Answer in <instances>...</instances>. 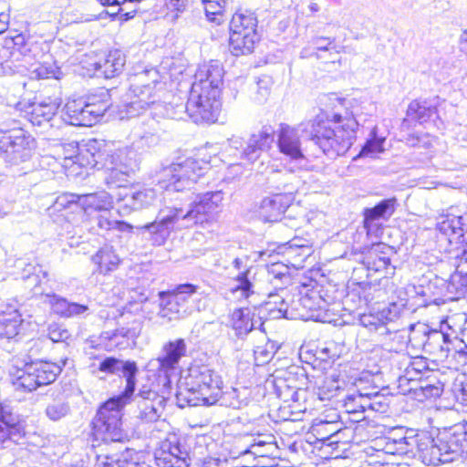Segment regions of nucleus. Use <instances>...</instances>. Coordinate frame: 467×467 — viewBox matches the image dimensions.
<instances>
[{
  "mask_svg": "<svg viewBox=\"0 0 467 467\" xmlns=\"http://www.w3.org/2000/svg\"><path fill=\"white\" fill-rule=\"evenodd\" d=\"M156 199V192L151 188H143L127 194L119 204V213L122 216L131 212L142 210L150 206Z\"/></svg>",
  "mask_w": 467,
  "mask_h": 467,
  "instance_id": "22",
  "label": "nucleus"
},
{
  "mask_svg": "<svg viewBox=\"0 0 467 467\" xmlns=\"http://www.w3.org/2000/svg\"><path fill=\"white\" fill-rule=\"evenodd\" d=\"M308 121L300 123L297 127H291L286 124H281L277 133V147L279 151L291 160H299L304 158L301 148L300 137H306L310 140V133L305 130Z\"/></svg>",
  "mask_w": 467,
  "mask_h": 467,
  "instance_id": "16",
  "label": "nucleus"
},
{
  "mask_svg": "<svg viewBox=\"0 0 467 467\" xmlns=\"http://www.w3.org/2000/svg\"><path fill=\"white\" fill-rule=\"evenodd\" d=\"M202 173L199 161L189 158L163 167L159 183L166 191L182 192L191 189Z\"/></svg>",
  "mask_w": 467,
  "mask_h": 467,
  "instance_id": "11",
  "label": "nucleus"
},
{
  "mask_svg": "<svg viewBox=\"0 0 467 467\" xmlns=\"http://www.w3.org/2000/svg\"><path fill=\"white\" fill-rule=\"evenodd\" d=\"M136 150L130 147H123L115 150H104L103 161L115 165L122 167L134 171L137 167V154Z\"/></svg>",
  "mask_w": 467,
  "mask_h": 467,
  "instance_id": "26",
  "label": "nucleus"
},
{
  "mask_svg": "<svg viewBox=\"0 0 467 467\" xmlns=\"http://www.w3.org/2000/svg\"><path fill=\"white\" fill-rule=\"evenodd\" d=\"M222 85L213 86L212 83L210 85V81L208 78L203 79H195L192 84V88L190 94L192 95H202L205 97H210L212 99H219L221 94Z\"/></svg>",
  "mask_w": 467,
  "mask_h": 467,
  "instance_id": "46",
  "label": "nucleus"
},
{
  "mask_svg": "<svg viewBox=\"0 0 467 467\" xmlns=\"http://www.w3.org/2000/svg\"><path fill=\"white\" fill-rule=\"evenodd\" d=\"M197 286L192 284L179 285L175 290L160 292V312L161 317L170 321L188 314V299L196 292Z\"/></svg>",
  "mask_w": 467,
  "mask_h": 467,
  "instance_id": "12",
  "label": "nucleus"
},
{
  "mask_svg": "<svg viewBox=\"0 0 467 467\" xmlns=\"http://www.w3.org/2000/svg\"><path fill=\"white\" fill-rule=\"evenodd\" d=\"M158 72L155 69L145 70L136 74L131 78L130 90L127 94L129 102L126 111L130 116H136L156 102V85Z\"/></svg>",
  "mask_w": 467,
  "mask_h": 467,
  "instance_id": "10",
  "label": "nucleus"
},
{
  "mask_svg": "<svg viewBox=\"0 0 467 467\" xmlns=\"http://www.w3.org/2000/svg\"><path fill=\"white\" fill-rule=\"evenodd\" d=\"M340 389L339 381L334 376L325 377L317 388V395L321 400H328L335 397Z\"/></svg>",
  "mask_w": 467,
  "mask_h": 467,
  "instance_id": "47",
  "label": "nucleus"
},
{
  "mask_svg": "<svg viewBox=\"0 0 467 467\" xmlns=\"http://www.w3.org/2000/svg\"><path fill=\"white\" fill-rule=\"evenodd\" d=\"M138 367L135 361L131 360H124L122 365L119 368V373L118 375H121L126 380V387L124 391L113 397V399H118V400L122 401L124 403H129L135 390L136 386V375L138 374Z\"/></svg>",
  "mask_w": 467,
  "mask_h": 467,
  "instance_id": "31",
  "label": "nucleus"
},
{
  "mask_svg": "<svg viewBox=\"0 0 467 467\" xmlns=\"http://www.w3.org/2000/svg\"><path fill=\"white\" fill-rule=\"evenodd\" d=\"M427 370V362L421 358H416L406 366L403 375L400 377V381L410 382L420 379L423 372Z\"/></svg>",
  "mask_w": 467,
  "mask_h": 467,
  "instance_id": "42",
  "label": "nucleus"
},
{
  "mask_svg": "<svg viewBox=\"0 0 467 467\" xmlns=\"http://www.w3.org/2000/svg\"><path fill=\"white\" fill-rule=\"evenodd\" d=\"M91 259L97 265V271L103 275L116 270L119 264V256L109 246L100 248Z\"/></svg>",
  "mask_w": 467,
  "mask_h": 467,
  "instance_id": "34",
  "label": "nucleus"
},
{
  "mask_svg": "<svg viewBox=\"0 0 467 467\" xmlns=\"http://www.w3.org/2000/svg\"><path fill=\"white\" fill-rule=\"evenodd\" d=\"M155 120L138 121L130 131L132 148L136 150L145 151L159 142V136L155 128Z\"/></svg>",
  "mask_w": 467,
  "mask_h": 467,
  "instance_id": "20",
  "label": "nucleus"
},
{
  "mask_svg": "<svg viewBox=\"0 0 467 467\" xmlns=\"http://www.w3.org/2000/svg\"><path fill=\"white\" fill-rule=\"evenodd\" d=\"M214 4V0H205V13L206 16L212 22L221 25L223 22V12L227 5L228 0H221Z\"/></svg>",
  "mask_w": 467,
  "mask_h": 467,
  "instance_id": "50",
  "label": "nucleus"
},
{
  "mask_svg": "<svg viewBox=\"0 0 467 467\" xmlns=\"http://www.w3.org/2000/svg\"><path fill=\"white\" fill-rule=\"evenodd\" d=\"M113 204L112 196L105 191L94 193H88L80 195L79 207L85 212L88 210H109Z\"/></svg>",
  "mask_w": 467,
  "mask_h": 467,
  "instance_id": "33",
  "label": "nucleus"
},
{
  "mask_svg": "<svg viewBox=\"0 0 467 467\" xmlns=\"http://www.w3.org/2000/svg\"><path fill=\"white\" fill-rule=\"evenodd\" d=\"M13 42L16 50L25 57L37 58L41 55L39 45L31 38L26 39L25 36L17 35Z\"/></svg>",
  "mask_w": 467,
  "mask_h": 467,
  "instance_id": "41",
  "label": "nucleus"
},
{
  "mask_svg": "<svg viewBox=\"0 0 467 467\" xmlns=\"http://www.w3.org/2000/svg\"><path fill=\"white\" fill-rule=\"evenodd\" d=\"M59 107V101L48 98L28 103L25 106V112L33 126L48 129L60 124L61 119L57 116Z\"/></svg>",
  "mask_w": 467,
  "mask_h": 467,
  "instance_id": "15",
  "label": "nucleus"
},
{
  "mask_svg": "<svg viewBox=\"0 0 467 467\" xmlns=\"http://www.w3.org/2000/svg\"><path fill=\"white\" fill-rule=\"evenodd\" d=\"M23 324L21 314L16 304H5L0 309V337L14 338L19 334L20 327Z\"/></svg>",
  "mask_w": 467,
  "mask_h": 467,
  "instance_id": "25",
  "label": "nucleus"
},
{
  "mask_svg": "<svg viewBox=\"0 0 467 467\" xmlns=\"http://www.w3.org/2000/svg\"><path fill=\"white\" fill-rule=\"evenodd\" d=\"M407 112L409 117L417 119L421 124L433 120L437 117L436 108L428 106L426 101H411Z\"/></svg>",
  "mask_w": 467,
  "mask_h": 467,
  "instance_id": "38",
  "label": "nucleus"
},
{
  "mask_svg": "<svg viewBox=\"0 0 467 467\" xmlns=\"http://www.w3.org/2000/svg\"><path fill=\"white\" fill-rule=\"evenodd\" d=\"M252 317L251 310L248 307H242L234 309L232 314L233 328L238 337H244L252 331L255 323Z\"/></svg>",
  "mask_w": 467,
  "mask_h": 467,
  "instance_id": "35",
  "label": "nucleus"
},
{
  "mask_svg": "<svg viewBox=\"0 0 467 467\" xmlns=\"http://www.w3.org/2000/svg\"><path fill=\"white\" fill-rule=\"evenodd\" d=\"M220 106L219 99L190 94L185 111L194 123H213L217 119Z\"/></svg>",
  "mask_w": 467,
  "mask_h": 467,
  "instance_id": "17",
  "label": "nucleus"
},
{
  "mask_svg": "<svg viewBox=\"0 0 467 467\" xmlns=\"http://www.w3.org/2000/svg\"><path fill=\"white\" fill-rule=\"evenodd\" d=\"M318 358L322 361H334L336 358L339 357L338 353L337 352V346L334 342H330L327 344V346L320 348L317 351Z\"/></svg>",
  "mask_w": 467,
  "mask_h": 467,
  "instance_id": "61",
  "label": "nucleus"
},
{
  "mask_svg": "<svg viewBox=\"0 0 467 467\" xmlns=\"http://www.w3.org/2000/svg\"><path fill=\"white\" fill-rule=\"evenodd\" d=\"M389 399L379 392L372 393L371 410L386 413L389 410Z\"/></svg>",
  "mask_w": 467,
  "mask_h": 467,
  "instance_id": "59",
  "label": "nucleus"
},
{
  "mask_svg": "<svg viewBox=\"0 0 467 467\" xmlns=\"http://www.w3.org/2000/svg\"><path fill=\"white\" fill-rule=\"evenodd\" d=\"M398 202L395 197L384 199L372 208H366L364 214V226L368 230L373 222L378 220H388L394 213Z\"/></svg>",
  "mask_w": 467,
  "mask_h": 467,
  "instance_id": "28",
  "label": "nucleus"
},
{
  "mask_svg": "<svg viewBox=\"0 0 467 467\" xmlns=\"http://www.w3.org/2000/svg\"><path fill=\"white\" fill-rule=\"evenodd\" d=\"M246 259L235 258L233 261L234 267L239 271L235 280L238 282L236 289L241 290L245 297H248L250 293H253V284L249 279L250 269L246 267Z\"/></svg>",
  "mask_w": 467,
  "mask_h": 467,
  "instance_id": "40",
  "label": "nucleus"
},
{
  "mask_svg": "<svg viewBox=\"0 0 467 467\" xmlns=\"http://www.w3.org/2000/svg\"><path fill=\"white\" fill-rule=\"evenodd\" d=\"M120 459L118 454L99 453L96 456L94 467H118Z\"/></svg>",
  "mask_w": 467,
  "mask_h": 467,
  "instance_id": "57",
  "label": "nucleus"
},
{
  "mask_svg": "<svg viewBox=\"0 0 467 467\" xmlns=\"http://www.w3.org/2000/svg\"><path fill=\"white\" fill-rule=\"evenodd\" d=\"M420 389L421 390L423 396L427 399L440 397L442 392V389H441V386L440 385V383L421 384L420 386Z\"/></svg>",
  "mask_w": 467,
  "mask_h": 467,
  "instance_id": "64",
  "label": "nucleus"
},
{
  "mask_svg": "<svg viewBox=\"0 0 467 467\" xmlns=\"http://www.w3.org/2000/svg\"><path fill=\"white\" fill-rule=\"evenodd\" d=\"M140 327L137 322H133L132 327H121L114 331L103 332L99 337V345H104L107 350H111L123 344L119 338L134 339L140 335Z\"/></svg>",
  "mask_w": 467,
  "mask_h": 467,
  "instance_id": "27",
  "label": "nucleus"
},
{
  "mask_svg": "<svg viewBox=\"0 0 467 467\" xmlns=\"http://www.w3.org/2000/svg\"><path fill=\"white\" fill-rule=\"evenodd\" d=\"M223 200L221 191L208 192L190 204L188 210L166 206L161 208L155 220L137 229L149 233L155 245H162L172 232L192 227L208 222Z\"/></svg>",
  "mask_w": 467,
  "mask_h": 467,
  "instance_id": "1",
  "label": "nucleus"
},
{
  "mask_svg": "<svg viewBox=\"0 0 467 467\" xmlns=\"http://www.w3.org/2000/svg\"><path fill=\"white\" fill-rule=\"evenodd\" d=\"M275 354L274 347L271 346L270 348L267 345L265 346H257L254 350V361L257 366H262L264 364L268 363Z\"/></svg>",
  "mask_w": 467,
  "mask_h": 467,
  "instance_id": "55",
  "label": "nucleus"
},
{
  "mask_svg": "<svg viewBox=\"0 0 467 467\" xmlns=\"http://www.w3.org/2000/svg\"><path fill=\"white\" fill-rule=\"evenodd\" d=\"M34 148L35 139L16 123L0 129V160L9 165L27 161Z\"/></svg>",
  "mask_w": 467,
  "mask_h": 467,
  "instance_id": "7",
  "label": "nucleus"
},
{
  "mask_svg": "<svg viewBox=\"0 0 467 467\" xmlns=\"http://www.w3.org/2000/svg\"><path fill=\"white\" fill-rule=\"evenodd\" d=\"M134 400L139 410L137 417L143 422H154L161 417L164 400L156 391L143 386Z\"/></svg>",
  "mask_w": 467,
  "mask_h": 467,
  "instance_id": "18",
  "label": "nucleus"
},
{
  "mask_svg": "<svg viewBox=\"0 0 467 467\" xmlns=\"http://www.w3.org/2000/svg\"><path fill=\"white\" fill-rule=\"evenodd\" d=\"M84 105L85 101L82 99L68 101L65 105L62 119L65 122L75 126V119H78L80 117Z\"/></svg>",
  "mask_w": 467,
  "mask_h": 467,
  "instance_id": "53",
  "label": "nucleus"
},
{
  "mask_svg": "<svg viewBox=\"0 0 467 467\" xmlns=\"http://www.w3.org/2000/svg\"><path fill=\"white\" fill-rule=\"evenodd\" d=\"M425 340L423 342V350L431 354L437 358H445L448 357L450 347L451 345L450 336L441 330L423 331Z\"/></svg>",
  "mask_w": 467,
  "mask_h": 467,
  "instance_id": "24",
  "label": "nucleus"
},
{
  "mask_svg": "<svg viewBox=\"0 0 467 467\" xmlns=\"http://www.w3.org/2000/svg\"><path fill=\"white\" fill-rule=\"evenodd\" d=\"M178 388L179 401L183 400L189 406H211L222 397L223 380L208 366H194Z\"/></svg>",
  "mask_w": 467,
  "mask_h": 467,
  "instance_id": "3",
  "label": "nucleus"
},
{
  "mask_svg": "<svg viewBox=\"0 0 467 467\" xmlns=\"http://www.w3.org/2000/svg\"><path fill=\"white\" fill-rule=\"evenodd\" d=\"M332 128L328 120L320 118L308 120L306 128L310 133V140L314 141L323 152L330 158L344 155L356 139L358 122L354 118H343L340 114H334Z\"/></svg>",
  "mask_w": 467,
  "mask_h": 467,
  "instance_id": "2",
  "label": "nucleus"
},
{
  "mask_svg": "<svg viewBox=\"0 0 467 467\" xmlns=\"http://www.w3.org/2000/svg\"><path fill=\"white\" fill-rule=\"evenodd\" d=\"M186 343L182 338L165 343L157 358L160 369L165 373L173 370L178 366L181 358L186 355Z\"/></svg>",
  "mask_w": 467,
  "mask_h": 467,
  "instance_id": "21",
  "label": "nucleus"
},
{
  "mask_svg": "<svg viewBox=\"0 0 467 467\" xmlns=\"http://www.w3.org/2000/svg\"><path fill=\"white\" fill-rule=\"evenodd\" d=\"M370 136L359 151V157H372L384 150L383 143L385 138H379L377 136L376 128L372 130Z\"/></svg>",
  "mask_w": 467,
  "mask_h": 467,
  "instance_id": "49",
  "label": "nucleus"
},
{
  "mask_svg": "<svg viewBox=\"0 0 467 467\" xmlns=\"http://www.w3.org/2000/svg\"><path fill=\"white\" fill-rule=\"evenodd\" d=\"M126 404L111 398L99 409L92 422L93 434L97 440L119 442L126 439L121 421V410Z\"/></svg>",
  "mask_w": 467,
  "mask_h": 467,
  "instance_id": "5",
  "label": "nucleus"
},
{
  "mask_svg": "<svg viewBox=\"0 0 467 467\" xmlns=\"http://www.w3.org/2000/svg\"><path fill=\"white\" fill-rule=\"evenodd\" d=\"M277 293H270L268 300L265 302V307L273 317V318L286 317L288 318V303L286 301L289 296L284 286H279Z\"/></svg>",
  "mask_w": 467,
  "mask_h": 467,
  "instance_id": "32",
  "label": "nucleus"
},
{
  "mask_svg": "<svg viewBox=\"0 0 467 467\" xmlns=\"http://www.w3.org/2000/svg\"><path fill=\"white\" fill-rule=\"evenodd\" d=\"M104 165L107 170L105 182L109 187L124 186L129 182L130 173L133 172L132 171H130L128 169L118 167L115 165H110L109 163L105 161Z\"/></svg>",
  "mask_w": 467,
  "mask_h": 467,
  "instance_id": "39",
  "label": "nucleus"
},
{
  "mask_svg": "<svg viewBox=\"0 0 467 467\" xmlns=\"http://www.w3.org/2000/svg\"><path fill=\"white\" fill-rule=\"evenodd\" d=\"M70 413L69 403L64 400H53L47 404L45 409L46 416L52 421H58Z\"/></svg>",
  "mask_w": 467,
  "mask_h": 467,
  "instance_id": "43",
  "label": "nucleus"
},
{
  "mask_svg": "<svg viewBox=\"0 0 467 467\" xmlns=\"http://www.w3.org/2000/svg\"><path fill=\"white\" fill-rule=\"evenodd\" d=\"M70 333L65 327L57 324H52L48 327V337L53 342H64L68 339Z\"/></svg>",
  "mask_w": 467,
  "mask_h": 467,
  "instance_id": "58",
  "label": "nucleus"
},
{
  "mask_svg": "<svg viewBox=\"0 0 467 467\" xmlns=\"http://www.w3.org/2000/svg\"><path fill=\"white\" fill-rule=\"evenodd\" d=\"M437 230L450 244L465 243L460 260L462 263H467V211L459 215H441L437 223Z\"/></svg>",
  "mask_w": 467,
  "mask_h": 467,
  "instance_id": "13",
  "label": "nucleus"
},
{
  "mask_svg": "<svg viewBox=\"0 0 467 467\" xmlns=\"http://www.w3.org/2000/svg\"><path fill=\"white\" fill-rule=\"evenodd\" d=\"M98 144L97 140L89 142L85 148H78L75 142L69 143L67 147L73 151L70 155H65L66 161H71L72 164H77L79 167H95L99 161H103L104 152L100 150L98 152H93Z\"/></svg>",
  "mask_w": 467,
  "mask_h": 467,
  "instance_id": "23",
  "label": "nucleus"
},
{
  "mask_svg": "<svg viewBox=\"0 0 467 467\" xmlns=\"http://www.w3.org/2000/svg\"><path fill=\"white\" fill-rule=\"evenodd\" d=\"M45 302L48 304L52 311L61 317H67L69 301L56 294H47Z\"/></svg>",
  "mask_w": 467,
  "mask_h": 467,
  "instance_id": "52",
  "label": "nucleus"
},
{
  "mask_svg": "<svg viewBox=\"0 0 467 467\" xmlns=\"http://www.w3.org/2000/svg\"><path fill=\"white\" fill-rule=\"evenodd\" d=\"M159 467H189V451L176 435L169 436L154 453Z\"/></svg>",
  "mask_w": 467,
  "mask_h": 467,
  "instance_id": "14",
  "label": "nucleus"
},
{
  "mask_svg": "<svg viewBox=\"0 0 467 467\" xmlns=\"http://www.w3.org/2000/svg\"><path fill=\"white\" fill-rule=\"evenodd\" d=\"M58 68L49 63H39L35 65L30 72V78L36 79L58 78Z\"/></svg>",
  "mask_w": 467,
  "mask_h": 467,
  "instance_id": "51",
  "label": "nucleus"
},
{
  "mask_svg": "<svg viewBox=\"0 0 467 467\" xmlns=\"http://www.w3.org/2000/svg\"><path fill=\"white\" fill-rule=\"evenodd\" d=\"M257 16L249 9L239 8L230 21L229 48L231 53L239 57L253 52L259 40L257 34Z\"/></svg>",
  "mask_w": 467,
  "mask_h": 467,
  "instance_id": "4",
  "label": "nucleus"
},
{
  "mask_svg": "<svg viewBox=\"0 0 467 467\" xmlns=\"http://www.w3.org/2000/svg\"><path fill=\"white\" fill-rule=\"evenodd\" d=\"M268 274L273 275L270 282L275 286H287L291 283V276L288 268L283 264H273L269 269Z\"/></svg>",
  "mask_w": 467,
  "mask_h": 467,
  "instance_id": "48",
  "label": "nucleus"
},
{
  "mask_svg": "<svg viewBox=\"0 0 467 467\" xmlns=\"http://www.w3.org/2000/svg\"><path fill=\"white\" fill-rule=\"evenodd\" d=\"M317 440L328 444L337 443L339 441L336 439L341 431V423L339 421L322 420L316 424L313 428Z\"/></svg>",
  "mask_w": 467,
  "mask_h": 467,
  "instance_id": "37",
  "label": "nucleus"
},
{
  "mask_svg": "<svg viewBox=\"0 0 467 467\" xmlns=\"http://www.w3.org/2000/svg\"><path fill=\"white\" fill-rule=\"evenodd\" d=\"M96 120L99 121L110 106L108 91H103L99 97L92 96L85 101Z\"/></svg>",
  "mask_w": 467,
  "mask_h": 467,
  "instance_id": "44",
  "label": "nucleus"
},
{
  "mask_svg": "<svg viewBox=\"0 0 467 467\" xmlns=\"http://www.w3.org/2000/svg\"><path fill=\"white\" fill-rule=\"evenodd\" d=\"M80 195L65 192L57 197L53 204L55 211L60 212L65 209H69L72 206H79Z\"/></svg>",
  "mask_w": 467,
  "mask_h": 467,
  "instance_id": "54",
  "label": "nucleus"
},
{
  "mask_svg": "<svg viewBox=\"0 0 467 467\" xmlns=\"http://www.w3.org/2000/svg\"><path fill=\"white\" fill-rule=\"evenodd\" d=\"M125 62V56L120 50H112L105 58L96 63V70L104 78H111L121 73Z\"/></svg>",
  "mask_w": 467,
  "mask_h": 467,
  "instance_id": "29",
  "label": "nucleus"
},
{
  "mask_svg": "<svg viewBox=\"0 0 467 467\" xmlns=\"http://www.w3.org/2000/svg\"><path fill=\"white\" fill-rule=\"evenodd\" d=\"M208 78L210 85L213 83V86L222 85L223 78V68L222 64L218 60H213L208 64H204L197 70L194 75L195 79Z\"/></svg>",
  "mask_w": 467,
  "mask_h": 467,
  "instance_id": "36",
  "label": "nucleus"
},
{
  "mask_svg": "<svg viewBox=\"0 0 467 467\" xmlns=\"http://www.w3.org/2000/svg\"><path fill=\"white\" fill-rule=\"evenodd\" d=\"M123 361L114 357H108L99 363V370L108 374H119Z\"/></svg>",
  "mask_w": 467,
  "mask_h": 467,
  "instance_id": "56",
  "label": "nucleus"
},
{
  "mask_svg": "<svg viewBox=\"0 0 467 467\" xmlns=\"http://www.w3.org/2000/svg\"><path fill=\"white\" fill-rule=\"evenodd\" d=\"M275 131L270 126H264L257 133L252 134L247 145L241 151V157L248 161L259 159L264 150L270 149L274 142Z\"/></svg>",
  "mask_w": 467,
  "mask_h": 467,
  "instance_id": "19",
  "label": "nucleus"
},
{
  "mask_svg": "<svg viewBox=\"0 0 467 467\" xmlns=\"http://www.w3.org/2000/svg\"><path fill=\"white\" fill-rule=\"evenodd\" d=\"M282 194L265 197L259 206V215L265 222H276L285 212L287 204L283 202Z\"/></svg>",
  "mask_w": 467,
  "mask_h": 467,
  "instance_id": "30",
  "label": "nucleus"
},
{
  "mask_svg": "<svg viewBox=\"0 0 467 467\" xmlns=\"http://www.w3.org/2000/svg\"><path fill=\"white\" fill-rule=\"evenodd\" d=\"M0 426L13 430V434H25L24 421L21 417L12 412L8 406H5L0 418Z\"/></svg>",
  "mask_w": 467,
  "mask_h": 467,
  "instance_id": "45",
  "label": "nucleus"
},
{
  "mask_svg": "<svg viewBox=\"0 0 467 467\" xmlns=\"http://www.w3.org/2000/svg\"><path fill=\"white\" fill-rule=\"evenodd\" d=\"M331 297L324 293L322 286L313 279L301 285L299 297L290 304L292 310L302 319L324 321L323 311L327 309Z\"/></svg>",
  "mask_w": 467,
  "mask_h": 467,
  "instance_id": "8",
  "label": "nucleus"
},
{
  "mask_svg": "<svg viewBox=\"0 0 467 467\" xmlns=\"http://www.w3.org/2000/svg\"><path fill=\"white\" fill-rule=\"evenodd\" d=\"M311 43L319 51H328L335 48V38L331 37L316 36L311 40Z\"/></svg>",
  "mask_w": 467,
  "mask_h": 467,
  "instance_id": "63",
  "label": "nucleus"
},
{
  "mask_svg": "<svg viewBox=\"0 0 467 467\" xmlns=\"http://www.w3.org/2000/svg\"><path fill=\"white\" fill-rule=\"evenodd\" d=\"M400 298L399 302L389 303V306L383 307L381 310L377 313H368L363 314L359 317L360 325L364 327L368 328L371 332H376L380 336H386L390 334L392 331H397L398 328L389 327V325L394 323L398 320L405 306L409 304V298L401 297L402 294L406 296H410L413 294H420L416 290L415 285H407L404 288V291L400 290Z\"/></svg>",
  "mask_w": 467,
  "mask_h": 467,
  "instance_id": "9",
  "label": "nucleus"
},
{
  "mask_svg": "<svg viewBox=\"0 0 467 467\" xmlns=\"http://www.w3.org/2000/svg\"><path fill=\"white\" fill-rule=\"evenodd\" d=\"M24 434H13V430L0 426V449L9 446L11 442H17Z\"/></svg>",
  "mask_w": 467,
  "mask_h": 467,
  "instance_id": "60",
  "label": "nucleus"
},
{
  "mask_svg": "<svg viewBox=\"0 0 467 467\" xmlns=\"http://www.w3.org/2000/svg\"><path fill=\"white\" fill-rule=\"evenodd\" d=\"M61 370L62 367L57 363L30 361L16 369L12 376V384L17 391L32 392L38 387L54 382Z\"/></svg>",
  "mask_w": 467,
  "mask_h": 467,
  "instance_id": "6",
  "label": "nucleus"
},
{
  "mask_svg": "<svg viewBox=\"0 0 467 467\" xmlns=\"http://www.w3.org/2000/svg\"><path fill=\"white\" fill-rule=\"evenodd\" d=\"M95 117L93 116L92 112L89 110L88 107L85 104L81 115L78 118L75 119V126H85V127H90L97 123Z\"/></svg>",
  "mask_w": 467,
  "mask_h": 467,
  "instance_id": "62",
  "label": "nucleus"
}]
</instances>
